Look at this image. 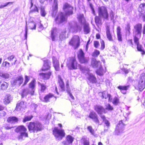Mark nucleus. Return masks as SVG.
<instances>
[{
    "label": "nucleus",
    "mask_w": 145,
    "mask_h": 145,
    "mask_svg": "<svg viewBox=\"0 0 145 145\" xmlns=\"http://www.w3.org/2000/svg\"><path fill=\"white\" fill-rule=\"evenodd\" d=\"M29 131L30 133H37L44 129V127L41 122L36 121H31L27 125Z\"/></svg>",
    "instance_id": "obj_1"
},
{
    "label": "nucleus",
    "mask_w": 145,
    "mask_h": 145,
    "mask_svg": "<svg viewBox=\"0 0 145 145\" xmlns=\"http://www.w3.org/2000/svg\"><path fill=\"white\" fill-rule=\"evenodd\" d=\"M142 26L141 24L138 23L135 25L133 29L134 42L136 45H139V39L141 37Z\"/></svg>",
    "instance_id": "obj_2"
},
{
    "label": "nucleus",
    "mask_w": 145,
    "mask_h": 145,
    "mask_svg": "<svg viewBox=\"0 0 145 145\" xmlns=\"http://www.w3.org/2000/svg\"><path fill=\"white\" fill-rule=\"evenodd\" d=\"M52 129L53 134L57 140H60L65 137V133L63 129L58 127H55Z\"/></svg>",
    "instance_id": "obj_3"
},
{
    "label": "nucleus",
    "mask_w": 145,
    "mask_h": 145,
    "mask_svg": "<svg viewBox=\"0 0 145 145\" xmlns=\"http://www.w3.org/2000/svg\"><path fill=\"white\" fill-rule=\"evenodd\" d=\"M27 129L24 125H21L18 126L16 129V132L19 133L18 138L19 140L23 139V137H28V134L26 132Z\"/></svg>",
    "instance_id": "obj_4"
},
{
    "label": "nucleus",
    "mask_w": 145,
    "mask_h": 145,
    "mask_svg": "<svg viewBox=\"0 0 145 145\" xmlns=\"http://www.w3.org/2000/svg\"><path fill=\"white\" fill-rule=\"evenodd\" d=\"M125 125V124L123 123V120L120 121L116 125L114 131L115 135H118L121 133H123L124 130V127Z\"/></svg>",
    "instance_id": "obj_5"
},
{
    "label": "nucleus",
    "mask_w": 145,
    "mask_h": 145,
    "mask_svg": "<svg viewBox=\"0 0 145 145\" xmlns=\"http://www.w3.org/2000/svg\"><path fill=\"white\" fill-rule=\"evenodd\" d=\"M78 64L76 58L71 57L70 58L69 62L67 64V65L69 69L73 70L77 69Z\"/></svg>",
    "instance_id": "obj_6"
},
{
    "label": "nucleus",
    "mask_w": 145,
    "mask_h": 145,
    "mask_svg": "<svg viewBox=\"0 0 145 145\" xmlns=\"http://www.w3.org/2000/svg\"><path fill=\"white\" fill-rule=\"evenodd\" d=\"M139 78L137 88L140 91H142L145 88V73H142Z\"/></svg>",
    "instance_id": "obj_7"
},
{
    "label": "nucleus",
    "mask_w": 145,
    "mask_h": 145,
    "mask_svg": "<svg viewBox=\"0 0 145 145\" xmlns=\"http://www.w3.org/2000/svg\"><path fill=\"white\" fill-rule=\"evenodd\" d=\"M88 117L96 124H99V117L97 114L93 110H91L89 113Z\"/></svg>",
    "instance_id": "obj_8"
},
{
    "label": "nucleus",
    "mask_w": 145,
    "mask_h": 145,
    "mask_svg": "<svg viewBox=\"0 0 145 145\" xmlns=\"http://www.w3.org/2000/svg\"><path fill=\"white\" fill-rule=\"evenodd\" d=\"M77 57L79 62L81 64L86 63L88 62V59L85 57V54L81 49H80L77 54Z\"/></svg>",
    "instance_id": "obj_9"
},
{
    "label": "nucleus",
    "mask_w": 145,
    "mask_h": 145,
    "mask_svg": "<svg viewBox=\"0 0 145 145\" xmlns=\"http://www.w3.org/2000/svg\"><path fill=\"white\" fill-rule=\"evenodd\" d=\"M98 12L99 16L107 20L108 19V15L106 8L103 6L99 7Z\"/></svg>",
    "instance_id": "obj_10"
},
{
    "label": "nucleus",
    "mask_w": 145,
    "mask_h": 145,
    "mask_svg": "<svg viewBox=\"0 0 145 145\" xmlns=\"http://www.w3.org/2000/svg\"><path fill=\"white\" fill-rule=\"evenodd\" d=\"M24 78L22 76H17L15 79L11 82V85L13 87L16 86H20L23 83Z\"/></svg>",
    "instance_id": "obj_11"
},
{
    "label": "nucleus",
    "mask_w": 145,
    "mask_h": 145,
    "mask_svg": "<svg viewBox=\"0 0 145 145\" xmlns=\"http://www.w3.org/2000/svg\"><path fill=\"white\" fill-rule=\"evenodd\" d=\"M94 110L99 115H101L104 113H106L107 112L105 108L100 105H96L94 106Z\"/></svg>",
    "instance_id": "obj_12"
},
{
    "label": "nucleus",
    "mask_w": 145,
    "mask_h": 145,
    "mask_svg": "<svg viewBox=\"0 0 145 145\" xmlns=\"http://www.w3.org/2000/svg\"><path fill=\"white\" fill-rule=\"evenodd\" d=\"M43 64L41 70L42 71H45L50 70L51 68V62L48 59L43 60Z\"/></svg>",
    "instance_id": "obj_13"
},
{
    "label": "nucleus",
    "mask_w": 145,
    "mask_h": 145,
    "mask_svg": "<svg viewBox=\"0 0 145 145\" xmlns=\"http://www.w3.org/2000/svg\"><path fill=\"white\" fill-rule=\"evenodd\" d=\"M63 9L66 15L72 14L73 13V7L68 3L64 5Z\"/></svg>",
    "instance_id": "obj_14"
},
{
    "label": "nucleus",
    "mask_w": 145,
    "mask_h": 145,
    "mask_svg": "<svg viewBox=\"0 0 145 145\" xmlns=\"http://www.w3.org/2000/svg\"><path fill=\"white\" fill-rule=\"evenodd\" d=\"M69 44L71 45H80V42L79 36L77 35L74 36L69 41Z\"/></svg>",
    "instance_id": "obj_15"
},
{
    "label": "nucleus",
    "mask_w": 145,
    "mask_h": 145,
    "mask_svg": "<svg viewBox=\"0 0 145 145\" xmlns=\"http://www.w3.org/2000/svg\"><path fill=\"white\" fill-rule=\"evenodd\" d=\"M66 20V16L62 12L59 13L55 19V20L56 22L60 23L65 22Z\"/></svg>",
    "instance_id": "obj_16"
},
{
    "label": "nucleus",
    "mask_w": 145,
    "mask_h": 145,
    "mask_svg": "<svg viewBox=\"0 0 145 145\" xmlns=\"http://www.w3.org/2000/svg\"><path fill=\"white\" fill-rule=\"evenodd\" d=\"M70 30L72 32H76L78 28L77 23L74 21L70 22L69 23Z\"/></svg>",
    "instance_id": "obj_17"
},
{
    "label": "nucleus",
    "mask_w": 145,
    "mask_h": 145,
    "mask_svg": "<svg viewBox=\"0 0 145 145\" xmlns=\"http://www.w3.org/2000/svg\"><path fill=\"white\" fill-rule=\"evenodd\" d=\"M52 59L53 66L55 70L56 71H59L60 70L59 64L57 58L55 56H53L52 57Z\"/></svg>",
    "instance_id": "obj_18"
},
{
    "label": "nucleus",
    "mask_w": 145,
    "mask_h": 145,
    "mask_svg": "<svg viewBox=\"0 0 145 145\" xmlns=\"http://www.w3.org/2000/svg\"><path fill=\"white\" fill-rule=\"evenodd\" d=\"M52 74V72L51 70H49L48 72H41L39 73V76H41L42 79L44 80L49 79Z\"/></svg>",
    "instance_id": "obj_19"
},
{
    "label": "nucleus",
    "mask_w": 145,
    "mask_h": 145,
    "mask_svg": "<svg viewBox=\"0 0 145 145\" xmlns=\"http://www.w3.org/2000/svg\"><path fill=\"white\" fill-rule=\"evenodd\" d=\"M54 97V95L51 93H49L48 94L46 95L43 98L42 96H40L39 98L42 102L45 103H47L50 101V99Z\"/></svg>",
    "instance_id": "obj_20"
},
{
    "label": "nucleus",
    "mask_w": 145,
    "mask_h": 145,
    "mask_svg": "<svg viewBox=\"0 0 145 145\" xmlns=\"http://www.w3.org/2000/svg\"><path fill=\"white\" fill-rule=\"evenodd\" d=\"M36 83V80L35 78H33V80L29 84V87L31 89L30 91H31V95H34L35 90V84Z\"/></svg>",
    "instance_id": "obj_21"
},
{
    "label": "nucleus",
    "mask_w": 145,
    "mask_h": 145,
    "mask_svg": "<svg viewBox=\"0 0 145 145\" xmlns=\"http://www.w3.org/2000/svg\"><path fill=\"white\" fill-rule=\"evenodd\" d=\"M74 139V138L71 135H67L66 137V140L62 142V143L64 145H69L72 143Z\"/></svg>",
    "instance_id": "obj_22"
},
{
    "label": "nucleus",
    "mask_w": 145,
    "mask_h": 145,
    "mask_svg": "<svg viewBox=\"0 0 145 145\" xmlns=\"http://www.w3.org/2000/svg\"><path fill=\"white\" fill-rule=\"evenodd\" d=\"M88 79L92 84L97 83V80L96 77L93 74L90 72L88 73V76L87 77Z\"/></svg>",
    "instance_id": "obj_23"
},
{
    "label": "nucleus",
    "mask_w": 145,
    "mask_h": 145,
    "mask_svg": "<svg viewBox=\"0 0 145 145\" xmlns=\"http://www.w3.org/2000/svg\"><path fill=\"white\" fill-rule=\"evenodd\" d=\"M19 120L18 118L15 116H10L7 119V121L8 123L11 124H15L18 122Z\"/></svg>",
    "instance_id": "obj_24"
},
{
    "label": "nucleus",
    "mask_w": 145,
    "mask_h": 145,
    "mask_svg": "<svg viewBox=\"0 0 145 145\" xmlns=\"http://www.w3.org/2000/svg\"><path fill=\"white\" fill-rule=\"evenodd\" d=\"M10 74L7 72L0 70V78L4 80L9 78L10 77Z\"/></svg>",
    "instance_id": "obj_25"
},
{
    "label": "nucleus",
    "mask_w": 145,
    "mask_h": 145,
    "mask_svg": "<svg viewBox=\"0 0 145 145\" xmlns=\"http://www.w3.org/2000/svg\"><path fill=\"white\" fill-rule=\"evenodd\" d=\"M100 61H97L96 59L92 58L91 62V66L93 68H97L100 65Z\"/></svg>",
    "instance_id": "obj_26"
},
{
    "label": "nucleus",
    "mask_w": 145,
    "mask_h": 145,
    "mask_svg": "<svg viewBox=\"0 0 145 145\" xmlns=\"http://www.w3.org/2000/svg\"><path fill=\"white\" fill-rule=\"evenodd\" d=\"M29 94L31 95V91L28 88H24L22 90L21 93V95L22 98H24L25 96L26 97Z\"/></svg>",
    "instance_id": "obj_27"
},
{
    "label": "nucleus",
    "mask_w": 145,
    "mask_h": 145,
    "mask_svg": "<svg viewBox=\"0 0 145 145\" xmlns=\"http://www.w3.org/2000/svg\"><path fill=\"white\" fill-rule=\"evenodd\" d=\"M54 8H53V11L52 14V16H55L57 12V0H54Z\"/></svg>",
    "instance_id": "obj_28"
},
{
    "label": "nucleus",
    "mask_w": 145,
    "mask_h": 145,
    "mask_svg": "<svg viewBox=\"0 0 145 145\" xmlns=\"http://www.w3.org/2000/svg\"><path fill=\"white\" fill-rule=\"evenodd\" d=\"M12 97L10 94H7L5 96L4 99V103L5 105H7L10 102Z\"/></svg>",
    "instance_id": "obj_29"
},
{
    "label": "nucleus",
    "mask_w": 145,
    "mask_h": 145,
    "mask_svg": "<svg viewBox=\"0 0 145 145\" xmlns=\"http://www.w3.org/2000/svg\"><path fill=\"white\" fill-rule=\"evenodd\" d=\"M58 82L59 86L61 88V91H65V84L63 80L61 78H59L58 80Z\"/></svg>",
    "instance_id": "obj_30"
},
{
    "label": "nucleus",
    "mask_w": 145,
    "mask_h": 145,
    "mask_svg": "<svg viewBox=\"0 0 145 145\" xmlns=\"http://www.w3.org/2000/svg\"><path fill=\"white\" fill-rule=\"evenodd\" d=\"M84 32L85 34L88 33L90 32V28L88 23H85L83 26Z\"/></svg>",
    "instance_id": "obj_31"
},
{
    "label": "nucleus",
    "mask_w": 145,
    "mask_h": 145,
    "mask_svg": "<svg viewBox=\"0 0 145 145\" xmlns=\"http://www.w3.org/2000/svg\"><path fill=\"white\" fill-rule=\"evenodd\" d=\"M24 102L23 101L18 103L16 104L15 110L18 111H20L22 107H23L22 106L24 105Z\"/></svg>",
    "instance_id": "obj_32"
},
{
    "label": "nucleus",
    "mask_w": 145,
    "mask_h": 145,
    "mask_svg": "<svg viewBox=\"0 0 145 145\" xmlns=\"http://www.w3.org/2000/svg\"><path fill=\"white\" fill-rule=\"evenodd\" d=\"M56 28H53L51 31V37L52 41H55L56 37Z\"/></svg>",
    "instance_id": "obj_33"
},
{
    "label": "nucleus",
    "mask_w": 145,
    "mask_h": 145,
    "mask_svg": "<svg viewBox=\"0 0 145 145\" xmlns=\"http://www.w3.org/2000/svg\"><path fill=\"white\" fill-rule=\"evenodd\" d=\"M110 29L108 26L106 27V34L107 37L108 39L110 41L112 40V37L110 32Z\"/></svg>",
    "instance_id": "obj_34"
},
{
    "label": "nucleus",
    "mask_w": 145,
    "mask_h": 145,
    "mask_svg": "<svg viewBox=\"0 0 145 145\" xmlns=\"http://www.w3.org/2000/svg\"><path fill=\"white\" fill-rule=\"evenodd\" d=\"M103 69L101 65H100L98 69H97L95 71L96 73L98 75L101 76L103 75Z\"/></svg>",
    "instance_id": "obj_35"
},
{
    "label": "nucleus",
    "mask_w": 145,
    "mask_h": 145,
    "mask_svg": "<svg viewBox=\"0 0 145 145\" xmlns=\"http://www.w3.org/2000/svg\"><path fill=\"white\" fill-rule=\"evenodd\" d=\"M8 84L6 82L3 81L0 87V89L2 90H5L8 88Z\"/></svg>",
    "instance_id": "obj_36"
},
{
    "label": "nucleus",
    "mask_w": 145,
    "mask_h": 145,
    "mask_svg": "<svg viewBox=\"0 0 145 145\" xmlns=\"http://www.w3.org/2000/svg\"><path fill=\"white\" fill-rule=\"evenodd\" d=\"M33 117V116L32 115L30 116L25 115L22 121L24 123H25L27 121H30Z\"/></svg>",
    "instance_id": "obj_37"
},
{
    "label": "nucleus",
    "mask_w": 145,
    "mask_h": 145,
    "mask_svg": "<svg viewBox=\"0 0 145 145\" xmlns=\"http://www.w3.org/2000/svg\"><path fill=\"white\" fill-rule=\"evenodd\" d=\"M105 108L106 110H108L109 111H111L114 109L113 106L109 103L106 104L105 105Z\"/></svg>",
    "instance_id": "obj_38"
},
{
    "label": "nucleus",
    "mask_w": 145,
    "mask_h": 145,
    "mask_svg": "<svg viewBox=\"0 0 145 145\" xmlns=\"http://www.w3.org/2000/svg\"><path fill=\"white\" fill-rule=\"evenodd\" d=\"M95 21L97 25L99 27L101 25V20L100 18L97 16H96L95 18Z\"/></svg>",
    "instance_id": "obj_39"
},
{
    "label": "nucleus",
    "mask_w": 145,
    "mask_h": 145,
    "mask_svg": "<svg viewBox=\"0 0 145 145\" xmlns=\"http://www.w3.org/2000/svg\"><path fill=\"white\" fill-rule=\"evenodd\" d=\"M129 85L121 86L120 85L118 87V88L119 89H123L127 91L129 88Z\"/></svg>",
    "instance_id": "obj_40"
},
{
    "label": "nucleus",
    "mask_w": 145,
    "mask_h": 145,
    "mask_svg": "<svg viewBox=\"0 0 145 145\" xmlns=\"http://www.w3.org/2000/svg\"><path fill=\"white\" fill-rule=\"evenodd\" d=\"M111 102L114 105L116 106L118 105L119 103V99L117 97L115 96Z\"/></svg>",
    "instance_id": "obj_41"
},
{
    "label": "nucleus",
    "mask_w": 145,
    "mask_h": 145,
    "mask_svg": "<svg viewBox=\"0 0 145 145\" xmlns=\"http://www.w3.org/2000/svg\"><path fill=\"white\" fill-rule=\"evenodd\" d=\"M5 60L3 61L2 64L1 65V67H5L6 68H8L10 66V65L9 63L7 61H5Z\"/></svg>",
    "instance_id": "obj_42"
},
{
    "label": "nucleus",
    "mask_w": 145,
    "mask_h": 145,
    "mask_svg": "<svg viewBox=\"0 0 145 145\" xmlns=\"http://www.w3.org/2000/svg\"><path fill=\"white\" fill-rule=\"evenodd\" d=\"M145 10V3H142L140 5L138 8V11L140 12H142Z\"/></svg>",
    "instance_id": "obj_43"
},
{
    "label": "nucleus",
    "mask_w": 145,
    "mask_h": 145,
    "mask_svg": "<svg viewBox=\"0 0 145 145\" xmlns=\"http://www.w3.org/2000/svg\"><path fill=\"white\" fill-rule=\"evenodd\" d=\"M24 78V81L22 86H24L26 85L27 83L29 82L30 79L29 76L27 75H25V76Z\"/></svg>",
    "instance_id": "obj_44"
},
{
    "label": "nucleus",
    "mask_w": 145,
    "mask_h": 145,
    "mask_svg": "<svg viewBox=\"0 0 145 145\" xmlns=\"http://www.w3.org/2000/svg\"><path fill=\"white\" fill-rule=\"evenodd\" d=\"M39 84L40 85V91L42 92H44L46 89V86L44 84L39 82Z\"/></svg>",
    "instance_id": "obj_45"
},
{
    "label": "nucleus",
    "mask_w": 145,
    "mask_h": 145,
    "mask_svg": "<svg viewBox=\"0 0 145 145\" xmlns=\"http://www.w3.org/2000/svg\"><path fill=\"white\" fill-rule=\"evenodd\" d=\"M29 27L31 29H35L36 25L35 23L34 22H30L29 24Z\"/></svg>",
    "instance_id": "obj_46"
},
{
    "label": "nucleus",
    "mask_w": 145,
    "mask_h": 145,
    "mask_svg": "<svg viewBox=\"0 0 145 145\" xmlns=\"http://www.w3.org/2000/svg\"><path fill=\"white\" fill-rule=\"evenodd\" d=\"M40 13L41 15L44 17L46 14V12L44 8L43 7H41L40 8Z\"/></svg>",
    "instance_id": "obj_47"
},
{
    "label": "nucleus",
    "mask_w": 145,
    "mask_h": 145,
    "mask_svg": "<svg viewBox=\"0 0 145 145\" xmlns=\"http://www.w3.org/2000/svg\"><path fill=\"white\" fill-rule=\"evenodd\" d=\"M65 37V31L62 32L60 34L59 36V39L60 40H62L64 39Z\"/></svg>",
    "instance_id": "obj_48"
},
{
    "label": "nucleus",
    "mask_w": 145,
    "mask_h": 145,
    "mask_svg": "<svg viewBox=\"0 0 145 145\" xmlns=\"http://www.w3.org/2000/svg\"><path fill=\"white\" fill-rule=\"evenodd\" d=\"M120 71L123 72L125 74H127L129 72V70L128 69L125 68H123L122 69H121L120 70H119L118 71L117 73H121Z\"/></svg>",
    "instance_id": "obj_49"
},
{
    "label": "nucleus",
    "mask_w": 145,
    "mask_h": 145,
    "mask_svg": "<svg viewBox=\"0 0 145 145\" xmlns=\"http://www.w3.org/2000/svg\"><path fill=\"white\" fill-rule=\"evenodd\" d=\"M99 54V51L97 49H96L95 50L94 52L93 53L92 56L93 57H97Z\"/></svg>",
    "instance_id": "obj_50"
},
{
    "label": "nucleus",
    "mask_w": 145,
    "mask_h": 145,
    "mask_svg": "<svg viewBox=\"0 0 145 145\" xmlns=\"http://www.w3.org/2000/svg\"><path fill=\"white\" fill-rule=\"evenodd\" d=\"M125 29L127 31V34H128L129 35L130 33V30L131 29L130 25L128 23L127 24L125 27Z\"/></svg>",
    "instance_id": "obj_51"
},
{
    "label": "nucleus",
    "mask_w": 145,
    "mask_h": 145,
    "mask_svg": "<svg viewBox=\"0 0 145 145\" xmlns=\"http://www.w3.org/2000/svg\"><path fill=\"white\" fill-rule=\"evenodd\" d=\"M78 19L79 22L81 23H82L83 19L84 18V15L83 14H80L78 15Z\"/></svg>",
    "instance_id": "obj_52"
},
{
    "label": "nucleus",
    "mask_w": 145,
    "mask_h": 145,
    "mask_svg": "<svg viewBox=\"0 0 145 145\" xmlns=\"http://www.w3.org/2000/svg\"><path fill=\"white\" fill-rule=\"evenodd\" d=\"M87 129L93 135L94 134V130L93 129L92 127L91 126H88Z\"/></svg>",
    "instance_id": "obj_53"
},
{
    "label": "nucleus",
    "mask_w": 145,
    "mask_h": 145,
    "mask_svg": "<svg viewBox=\"0 0 145 145\" xmlns=\"http://www.w3.org/2000/svg\"><path fill=\"white\" fill-rule=\"evenodd\" d=\"M12 126H10L9 125L7 124L4 126V129L6 130H10V132L11 131V129L12 128Z\"/></svg>",
    "instance_id": "obj_54"
},
{
    "label": "nucleus",
    "mask_w": 145,
    "mask_h": 145,
    "mask_svg": "<svg viewBox=\"0 0 145 145\" xmlns=\"http://www.w3.org/2000/svg\"><path fill=\"white\" fill-rule=\"evenodd\" d=\"M107 98H108V101L109 102H111L113 100L111 94L107 93Z\"/></svg>",
    "instance_id": "obj_55"
},
{
    "label": "nucleus",
    "mask_w": 145,
    "mask_h": 145,
    "mask_svg": "<svg viewBox=\"0 0 145 145\" xmlns=\"http://www.w3.org/2000/svg\"><path fill=\"white\" fill-rule=\"evenodd\" d=\"M10 3H12V2H7V3H6L4 5H0V8H3L4 7L7 6Z\"/></svg>",
    "instance_id": "obj_56"
},
{
    "label": "nucleus",
    "mask_w": 145,
    "mask_h": 145,
    "mask_svg": "<svg viewBox=\"0 0 145 145\" xmlns=\"http://www.w3.org/2000/svg\"><path fill=\"white\" fill-rule=\"evenodd\" d=\"M103 122H104L105 124L106 125L107 127H108L110 126V122L107 119L105 120Z\"/></svg>",
    "instance_id": "obj_57"
},
{
    "label": "nucleus",
    "mask_w": 145,
    "mask_h": 145,
    "mask_svg": "<svg viewBox=\"0 0 145 145\" xmlns=\"http://www.w3.org/2000/svg\"><path fill=\"white\" fill-rule=\"evenodd\" d=\"M27 22H26V24L25 27V39H27Z\"/></svg>",
    "instance_id": "obj_58"
},
{
    "label": "nucleus",
    "mask_w": 145,
    "mask_h": 145,
    "mask_svg": "<svg viewBox=\"0 0 145 145\" xmlns=\"http://www.w3.org/2000/svg\"><path fill=\"white\" fill-rule=\"evenodd\" d=\"M83 143V145H89V141L86 139H84Z\"/></svg>",
    "instance_id": "obj_59"
},
{
    "label": "nucleus",
    "mask_w": 145,
    "mask_h": 145,
    "mask_svg": "<svg viewBox=\"0 0 145 145\" xmlns=\"http://www.w3.org/2000/svg\"><path fill=\"white\" fill-rule=\"evenodd\" d=\"M107 96L105 91H103L102 93L101 97L102 99L105 98L106 99L107 98Z\"/></svg>",
    "instance_id": "obj_60"
},
{
    "label": "nucleus",
    "mask_w": 145,
    "mask_h": 145,
    "mask_svg": "<svg viewBox=\"0 0 145 145\" xmlns=\"http://www.w3.org/2000/svg\"><path fill=\"white\" fill-rule=\"evenodd\" d=\"M137 48L138 51L141 52L144 49L142 46H137Z\"/></svg>",
    "instance_id": "obj_61"
},
{
    "label": "nucleus",
    "mask_w": 145,
    "mask_h": 145,
    "mask_svg": "<svg viewBox=\"0 0 145 145\" xmlns=\"http://www.w3.org/2000/svg\"><path fill=\"white\" fill-rule=\"evenodd\" d=\"M31 106H32L33 108H34V111L35 112L38 106V105L35 104L34 103H33L31 104Z\"/></svg>",
    "instance_id": "obj_62"
},
{
    "label": "nucleus",
    "mask_w": 145,
    "mask_h": 145,
    "mask_svg": "<svg viewBox=\"0 0 145 145\" xmlns=\"http://www.w3.org/2000/svg\"><path fill=\"white\" fill-rule=\"evenodd\" d=\"M89 6L90 8H91V9L92 12H94V10L93 8V5L90 2H89Z\"/></svg>",
    "instance_id": "obj_63"
},
{
    "label": "nucleus",
    "mask_w": 145,
    "mask_h": 145,
    "mask_svg": "<svg viewBox=\"0 0 145 145\" xmlns=\"http://www.w3.org/2000/svg\"><path fill=\"white\" fill-rule=\"evenodd\" d=\"M14 57V56L12 55L10 56L8 58V59L9 61H11L12 60Z\"/></svg>",
    "instance_id": "obj_64"
}]
</instances>
